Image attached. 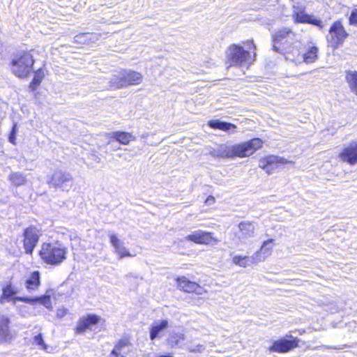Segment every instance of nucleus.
Returning <instances> with one entry per match:
<instances>
[{
    "label": "nucleus",
    "instance_id": "f257e3e1",
    "mask_svg": "<svg viewBox=\"0 0 357 357\" xmlns=\"http://www.w3.org/2000/svg\"><path fill=\"white\" fill-rule=\"evenodd\" d=\"M68 249L59 241L45 243L42 245L40 256L45 263L57 266L66 259Z\"/></svg>",
    "mask_w": 357,
    "mask_h": 357
},
{
    "label": "nucleus",
    "instance_id": "f03ea898",
    "mask_svg": "<svg viewBox=\"0 0 357 357\" xmlns=\"http://www.w3.org/2000/svg\"><path fill=\"white\" fill-rule=\"evenodd\" d=\"M34 61L32 51L18 52L12 58L11 71L18 77H26L32 71Z\"/></svg>",
    "mask_w": 357,
    "mask_h": 357
},
{
    "label": "nucleus",
    "instance_id": "7ed1b4c3",
    "mask_svg": "<svg viewBox=\"0 0 357 357\" xmlns=\"http://www.w3.org/2000/svg\"><path fill=\"white\" fill-rule=\"evenodd\" d=\"M227 59L229 66H242L251 63L255 59L243 47L233 44L227 50Z\"/></svg>",
    "mask_w": 357,
    "mask_h": 357
},
{
    "label": "nucleus",
    "instance_id": "20e7f679",
    "mask_svg": "<svg viewBox=\"0 0 357 357\" xmlns=\"http://www.w3.org/2000/svg\"><path fill=\"white\" fill-rule=\"evenodd\" d=\"M262 144L263 142L261 139L259 138H254L248 142L232 145V158H245L250 156L259 149L262 146Z\"/></svg>",
    "mask_w": 357,
    "mask_h": 357
},
{
    "label": "nucleus",
    "instance_id": "39448f33",
    "mask_svg": "<svg viewBox=\"0 0 357 357\" xmlns=\"http://www.w3.org/2000/svg\"><path fill=\"white\" fill-rule=\"evenodd\" d=\"M295 33L289 28L284 27L278 30L272 36L273 50L282 53L287 49V43L295 39Z\"/></svg>",
    "mask_w": 357,
    "mask_h": 357
},
{
    "label": "nucleus",
    "instance_id": "423d86ee",
    "mask_svg": "<svg viewBox=\"0 0 357 357\" xmlns=\"http://www.w3.org/2000/svg\"><path fill=\"white\" fill-rule=\"evenodd\" d=\"M349 33L346 31L340 21L335 22L330 27L329 32L326 36L328 45L337 48L348 37Z\"/></svg>",
    "mask_w": 357,
    "mask_h": 357
},
{
    "label": "nucleus",
    "instance_id": "0eeeda50",
    "mask_svg": "<svg viewBox=\"0 0 357 357\" xmlns=\"http://www.w3.org/2000/svg\"><path fill=\"white\" fill-rule=\"evenodd\" d=\"M73 179L70 173L61 169H56L52 174L49 184L55 188L68 192L73 185Z\"/></svg>",
    "mask_w": 357,
    "mask_h": 357
},
{
    "label": "nucleus",
    "instance_id": "6e6552de",
    "mask_svg": "<svg viewBox=\"0 0 357 357\" xmlns=\"http://www.w3.org/2000/svg\"><path fill=\"white\" fill-rule=\"evenodd\" d=\"M40 235V230L36 227L30 226L24 229L23 245L26 254H32Z\"/></svg>",
    "mask_w": 357,
    "mask_h": 357
},
{
    "label": "nucleus",
    "instance_id": "1a4fd4ad",
    "mask_svg": "<svg viewBox=\"0 0 357 357\" xmlns=\"http://www.w3.org/2000/svg\"><path fill=\"white\" fill-rule=\"evenodd\" d=\"M289 163L294 164V162L289 161L280 156L269 155L259 160V167L270 174L274 169L280 167V165Z\"/></svg>",
    "mask_w": 357,
    "mask_h": 357
},
{
    "label": "nucleus",
    "instance_id": "9d476101",
    "mask_svg": "<svg viewBox=\"0 0 357 357\" xmlns=\"http://www.w3.org/2000/svg\"><path fill=\"white\" fill-rule=\"evenodd\" d=\"M238 230L235 233L236 237L243 244L248 243L250 238L255 236V224L250 221H241L238 225Z\"/></svg>",
    "mask_w": 357,
    "mask_h": 357
},
{
    "label": "nucleus",
    "instance_id": "9b49d317",
    "mask_svg": "<svg viewBox=\"0 0 357 357\" xmlns=\"http://www.w3.org/2000/svg\"><path fill=\"white\" fill-rule=\"evenodd\" d=\"M338 156L342 161L349 165L357 164V141H353L344 146Z\"/></svg>",
    "mask_w": 357,
    "mask_h": 357
},
{
    "label": "nucleus",
    "instance_id": "f8f14e48",
    "mask_svg": "<svg viewBox=\"0 0 357 357\" xmlns=\"http://www.w3.org/2000/svg\"><path fill=\"white\" fill-rule=\"evenodd\" d=\"M298 346V340L296 338L293 340L282 338L275 341L268 349L271 352L285 353L297 347Z\"/></svg>",
    "mask_w": 357,
    "mask_h": 357
},
{
    "label": "nucleus",
    "instance_id": "ddd939ff",
    "mask_svg": "<svg viewBox=\"0 0 357 357\" xmlns=\"http://www.w3.org/2000/svg\"><path fill=\"white\" fill-rule=\"evenodd\" d=\"M178 287L180 289L188 293H195L202 295L206 290L196 282H191L185 277H179L176 279Z\"/></svg>",
    "mask_w": 357,
    "mask_h": 357
},
{
    "label": "nucleus",
    "instance_id": "4468645a",
    "mask_svg": "<svg viewBox=\"0 0 357 357\" xmlns=\"http://www.w3.org/2000/svg\"><path fill=\"white\" fill-rule=\"evenodd\" d=\"M185 240L192 241L197 244H209L213 241L218 243V241L213 237V234L211 232L198 230L192 232L185 237Z\"/></svg>",
    "mask_w": 357,
    "mask_h": 357
},
{
    "label": "nucleus",
    "instance_id": "2eb2a0df",
    "mask_svg": "<svg viewBox=\"0 0 357 357\" xmlns=\"http://www.w3.org/2000/svg\"><path fill=\"white\" fill-rule=\"evenodd\" d=\"M100 321V317L96 314H89L79 319L76 327V331L83 333L86 330H91L92 327L96 325Z\"/></svg>",
    "mask_w": 357,
    "mask_h": 357
},
{
    "label": "nucleus",
    "instance_id": "dca6fc26",
    "mask_svg": "<svg viewBox=\"0 0 357 357\" xmlns=\"http://www.w3.org/2000/svg\"><path fill=\"white\" fill-rule=\"evenodd\" d=\"M13 300L22 301L31 305H34L37 303H40L47 309L52 308L50 296L48 294L33 298L16 296L13 297Z\"/></svg>",
    "mask_w": 357,
    "mask_h": 357
},
{
    "label": "nucleus",
    "instance_id": "f3484780",
    "mask_svg": "<svg viewBox=\"0 0 357 357\" xmlns=\"http://www.w3.org/2000/svg\"><path fill=\"white\" fill-rule=\"evenodd\" d=\"M273 241L274 240L272 238L265 241L260 249L254 253L257 263L264 261L271 255L274 246Z\"/></svg>",
    "mask_w": 357,
    "mask_h": 357
},
{
    "label": "nucleus",
    "instance_id": "a211bd4d",
    "mask_svg": "<svg viewBox=\"0 0 357 357\" xmlns=\"http://www.w3.org/2000/svg\"><path fill=\"white\" fill-rule=\"evenodd\" d=\"M110 243L114 248L115 252L119 255L120 259L126 257H132L130 252L124 245V243L121 241L116 234H111L109 235Z\"/></svg>",
    "mask_w": 357,
    "mask_h": 357
},
{
    "label": "nucleus",
    "instance_id": "6ab92c4d",
    "mask_svg": "<svg viewBox=\"0 0 357 357\" xmlns=\"http://www.w3.org/2000/svg\"><path fill=\"white\" fill-rule=\"evenodd\" d=\"M10 319L8 317L0 314V341L7 342L12 338L10 331Z\"/></svg>",
    "mask_w": 357,
    "mask_h": 357
},
{
    "label": "nucleus",
    "instance_id": "aec40b11",
    "mask_svg": "<svg viewBox=\"0 0 357 357\" xmlns=\"http://www.w3.org/2000/svg\"><path fill=\"white\" fill-rule=\"evenodd\" d=\"M123 79L125 83V87L130 85L139 84L142 81V75L135 71L132 70H123Z\"/></svg>",
    "mask_w": 357,
    "mask_h": 357
},
{
    "label": "nucleus",
    "instance_id": "412c9836",
    "mask_svg": "<svg viewBox=\"0 0 357 357\" xmlns=\"http://www.w3.org/2000/svg\"><path fill=\"white\" fill-rule=\"evenodd\" d=\"M232 263L242 268H246L252 264H257L254 254L249 256L234 255L232 257Z\"/></svg>",
    "mask_w": 357,
    "mask_h": 357
},
{
    "label": "nucleus",
    "instance_id": "4be33fe9",
    "mask_svg": "<svg viewBox=\"0 0 357 357\" xmlns=\"http://www.w3.org/2000/svg\"><path fill=\"white\" fill-rule=\"evenodd\" d=\"M40 285V275L36 271L31 273L25 281V287L29 291L37 290Z\"/></svg>",
    "mask_w": 357,
    "mask_h": 357
},
{
    "label": "nucleus",
    "instance_id": "5701e85b",
    "mask_svg": "<svg viewBox=\"0 0 357 357\" xmlns=\"http://www.w3.org/2000/svg\"><path fill=\"white\" fill-rule=\"evenodd\" d=\"M109 137L114 139L122 144H128L132 140H134L135 137L129 132L117 131L109 134Z\"/></svg>",
    "mask_w": 357,
    "mask_h": 357
},
{
    "label": "nucleus",
    "instance_id": "b1692460",
    "mask_svg": "<svg viewBox=\"0 0 357 357\" xmlns=\"http://www.w3.org/2000/svg\"><path fill=\"white\" fill-rule=\"evenodd\" d=\"M208 125L213 129H219L223 131L232 130V132H235L236 126L231 123L222 121L219 119L211 120L208 121Z\"/></svg>",
    "mask_w": 357,
    "mask_h": 357
},
{
    "label": "nucleus",
    "instance_id": "393cba45",
    "mask_svg": "<svg viewBox=\"0 0 357 357\" xmlns=\"http://www.w3.org/2000/svg\"><path fill=\"white\" fill-rule=\"evenodd\" d=\"M345 79L351 91L357 96V71L351 70H346Z\"/></svg>",
    "mask_w": 357,
    "mask_h": 357
},
{
    "label": "nucleus",
    "instance_id": "a878e982",
    "mask_svg": "<svg viewBox=\"0 0 357 357\" xmlns=\"http://www.w3.org/2000/svg\"><path fill=\"white\" fill-rule=\"evenodd\" d=\"M8 180L15 187L24 185L26 181V176L20 172H11L8 176Z\"/></svg>",
    "mask_w": 357,
    "mask_h": 357
},
{
    "label": "nucleus",
    "instance_id": "bb28decb",
    "mask_svg": "<svg viewBox=\"0 0 357 357\" xmlns=\"http://www.w3.org/2000/svg\"><path fill=\"white\" fill-rule=\"evenodd\" d=\"M123 71L118 72L109 79V86L112 89H121L125 87Z\"/></svg>",
    "mask_w": 357,
    "mask_h": 357
},
{
    "label": "nucleus",
    "instance_id": "cd10ccee",
    "mask_svg": "<svg viewBox=\"0 0 357 357\" xmlns=\"http://www.w3.org/2000/svg\"><path fill=\"white\" fill-rule=\"evenodd\" d=\"M168 326V321L162 320L160 323H155L152 326L150 331V339L151 340H155L158 337L160 333L167 328Z\"/></svg>",
    "mask_w": 357,
    "mask_h": 357
},
{
    "label": "nucleus",
    "instance_id": "c85d7f7f",
    "mask_svg": "<svg viewBox=\"0 0 357 357\" xmlns=\"http://www.w3.org/2000/svg\"><path fill=\"white\" fill-rule=\"evenodd\" d=\"M185 335L181 333H172L168 338V344L172 347H182Z\"/></svg>",
    "mask_w": 357,
    "mask_h": 357
},
{
    "label": "nucleus",
    "instance_id": "c756f323",
    "mask_svg": "<svg viewBox=\"0 0 357 357\" xmlns=\"http://www.w3.org/2000/svg\"><path fill=\"white\" fill-rule=\"evenodd\" d=\"M317 53L318 48L315 46H312L306 53L302 54L301 58L306 63H313L317 59Z\"/></svg>",
    "mask_w": 357,
    "mask_h": 357
},
{
    "label": "nucleus",
    "instance_id": "7c9ffc66",
    "mask_svg": "<svg viewBox=\"0 0 357 357\" xmlns=\"http://www.w3.org/2000/svg\"><path fill=\"white\" fill-rule=\"evenodd\" d=\"M128 341L126 340H121L114 346V349L112 351L109 357H119L123 356L121 354L123 349L128 346Z\"/></svg>",
    "mask_w": 357,
    "mask_h": 357
},
{
    "label": "nucleus",
    "instance_id": "2f4dec72",
    "mask_svg": "<svg viewBox=\"0 0 357 357\" xmlns=\"http://www.w3.org/2000/svg\"><path fill=\"white\" fill-rule=\"evenodd\" d=\"M2 291V295L0 298L1 303H3L4 300L10 301V299L17 294V291L10 284L4 287Z\"/></svg>",
    "mask_w": 357,
    "mask_h": 357
},
{
    "label": "nucleus",
    "instance_id": "473e14b6",
    "mask_svg": "<svg viewBox=\"0 0 357 357\" xmlns=\"http://www.w3.org/2000/svg\"><path fill=\"white\" fill-rule=\"evenodd\" d=\"M218 155L220 158H232L231 146L220 144L218 147Z\"/></svg>",
    "mask_w": 357,
    "mask_h": 357
},
{
    "label": "nucleus",
    "instance_id": "72a5a7b5",
    "mask_svg": "<svg viewBox=\"0 0 357 357\" xmlns=\"http://www.w3.org/2000/svg\"><path fill=\"white\" fill-rule=\"evenodd\" d=\"M294 17L296 23H309L310 22V16L303 13H296Z\"/></svg>",
    "mask_w": 357,
    "mask_h": 357
},
{
    "label": "nucleus",
    "instance_id": "f704fd0d",
    "mask_svg": "<svg viewBox=\"0 0 357 357\" xmlns=\"http://www.w3.org/2000/svg\"><path fill=\"white\" fill-rule=\"evenodd\" d=\"M89 35V33H82L75 36L74 39L76 43L80 44H84L89 43L88 37L86 36Z\"/></svg>",
    "mask_w": 357,
    "mask_h": 357
},
{
    "label": "nucleus",
    "instance_id": "c9c22d12",
    "mask_svg": "<svg viewBox=\"0 0 357 357\" xmlns=\"http://www.w3.org/2000/svg\"><path fill=\"white\" fill-rule=\"evenodd\" d=\"M349 23L350 25L357 26V8L351 10L349 17Z\"/></svg>",
    "mask_w": 357,
    "mask_h": 357
},
{
    "label": "nucleus",
    "instance_id": "e433bc0d",
    "mask_svg": "<svg viewBox=\"0 0 357 357\" xmlns=\"http://www.w3.org/2000/svg\"><path fill=\"white\" fill-rule=\"evenodd\" d=\"M43 78H44L43 71L41 69H38V70H36L35 72L33 81H34V82H36V83L40 84Z\"/></svg>",
    "mask_w": 357,
    "mask_h": 357
},
{
    "label": "nucleus",
    "instance_id": "4c0bfd02",
    "mask_svg": "<svg viewBox=\"0 0 357 357\" xmlns=\"http://www.w3.org/2000/svg\"><path fill=\"white\" fill-rule=\"evenodd\" d=\"M205 349V346L203 344H197L195 346H189L187 347V350L191 353L202 352Z\"/></svg>",
    "mask_w": 357,
    "mask_h": 357
},
{
    "label": "nucleus",
    "instance_id": "58836bf2",
    "mask_svg": "<svg viewBox=\"0 0 357 357\" xmlns=\"http://www.w3.org/2000/svg\"><path fill=\"white\" fill-rule=\"evenodd\" d=\"M33 342L36 344L40 346L43 349H46V345L40 333L34 337Z\"/></svg>",
    "mask_w": 357,
    "mask_h": 357
},
{
    "label": "nucleus",
    "instance_id": "ea45409f",
    "mask_svg": "<svg viewBox=\"0 0 357 357\" xmlns=\"http://www.w3.org/2000/svg\"><path fill=\"white\" fill-rule=\"evenodd\" d=\"M16 132H17V125L14 124L13 126L12 130L9 135V137H8L9 142L12 144H15V140Z\"/></svg>",
    "mask_w": 357,
    "mask_h": 357
},
{
    "label": "nucleus",
    "instance_id": "a19ab883",
    "mask_svg": "<svg viewBox=\"0 0 357 357\" xmlns=\"http://www.w3.org/2000/svg\"><path fill=\"white\" fill-rule=\"evenodd\" d=\"M86 36L88 37L89 43V42L93 43L99 39L100 35L98 33H89V35H87Z\"/></svg>",
    "mask_w": 357,
    "mask_h": 357
},
{
    "label": "nucleus",
    "instance_id": "79ce46f5",
    "mask_svg": "<svg viewBox=\"0 0 357 357\" xmlns=\"http://www.w3.org/2000/svg\"><path fill=\"white\" fill-rule=\"evenodd\" d=\"M67 314V310L65 308L58 309L56 316L59 318L63 317Z\"/></svg>",
    "mask_w": 357,
    "mask_h": 357
},
{
    "label": "nucleus",
    "instance_id": "37998d69",
    "mask_svg": "<svg viewBox=\"0 0 357 357\" xmlns=\"http://www.w3.org/2000/svg\"><path fill=\"white\" fill-rule=\"evenodd\" d=\"M309 23L312 24H314V25H316V26H318L320 28L322 27V22L320 20H317V19L312 20L310 18V22H309Z\"/></svg>",
    "mask_w": 357,
    "mask_h": 357
},
{
    "label": "nucleus",
    "instance_id": "c03bdc74",
    "mask_svg": "<svg viewBox=\"0 0 357 357\" xmlns=\"http://www.w3.org/2000/svg\"><path fill=\"white\" fill-rule=\"evenodd\" d=\"M209 154L213 158H220V155H218V148L211 149L209 151Z\"/></svg>",
    "mask_w": 357,
    "mask_h": 357
},
{
    "label": "nucleus",
    "instance_id": "a18cd8bd",
    "mask_svg": "<svg viewBox=\"0 0 357 357\" xmlns=\"http://www.w3.org/2000/svg\"><path fill=\"white\" fill-rule=\"evenodd\" d=\"M205 202L208 205H211L215 202V198L213 196H208Z\"/></svg>",
    "mask_w": 357,
    "mask_h": 357
},
{
    "label": "nucleus",
    "instance_id": "49530a36",
    "mask_svg": "<svg viewBox=\"0 0 357 357\" xmlns=\"http://www.w3.org/2000/svg\"><path fill=\"white\" fill-rule=\"evenodd\" d=\"M39 85H40L39 84L36 83V82H34V81L32 80L31 82L29 84V88L32 91H35Z\"/></svg>",
    "mask_w": 357,
    "mask_h": 357
},
{
    "label": "nucleus",
    "instance_id": "de8ad7c7",
    "mask_svg": "<svg viewBox=\"0 0 357 357\" xmlns=\"http://www.w3.org/2000/svg\"><path fill=\"white\" fill-rule=\"evenodd\" d=\"M202 301V298H197V303H201Z\"/></svg>",
    "mask_w": 357,
    "mask_h": 357
},
{
    "label": "nucleus",
    "instance_id": "09e8293b",
    "mask_svg": "<svg viewBox=\"0 0 357 357\" xmlns=\"http://www.w3.org/2000/svg\"><path fill=\"white\" fill-rule=\"evenodd\" d=\"M252 45H253L254 48L255 49L256 48L255 45L254 43H252Z\"/></svg>",
    "mask_w": 357,
    "mask_h": 357
},
{
    "label": "nucleus",
    "instance_id": "8fccbe9b",
    "mask_svg": "<svg viewBox=\"0 0 357 357\" xmlns=\"http://www.w3.org/2000/svg\"><path fill=\"white\" fill-rule=\"evenodd\" d=\"M287 337H292V335H287Z\"/></svg>",
    "mask_w": 357,
    "mask_h": 357
}]
</instances>
